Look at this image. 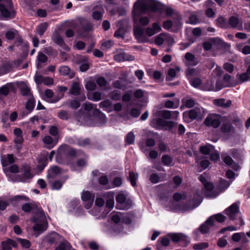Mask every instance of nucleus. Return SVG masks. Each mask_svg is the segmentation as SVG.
<instances>
[{
  "label": "nucleus",
  "instance_id": "1",
  "mask_svg": "<svg viewBox=\"0 0 250 250\" xmlns=\"http://www.w3.org/2000/svg\"><path fill=\"white\" fill-rule=\"evenodd\" d=\"M38 210L37 213L36 215H34L31 220L32 222L34 223V225L33 227V230L38 232L36 237L45 231L48 227L46 218L43 210L38 209Z\"/></svg>",
  "mask_w": 250,
  "mask_h": 250
},
{
  "label": "nucleus",
  "instance_id": "2",
  "mask_svg": "<svg viewBox=\"0 0 250 250\" xmlns=\"http://www.w3.org/2000/svg\"><path fill=\"white\" fill-rule=\"evenodd\" d=\"M134 7L142 12H145L147 10L157 11L161 8L159 3L152 0H138L135 3Z\"/></svg>",
  "mask_w": 250,
  "mask_h": 250
},
{
  "label": "nucleus",
  "instance_id": "3",
  "mask_svg": "<svg viewBox=\"0 0 250 250\" xmlns=\"http://www.w3.org/2000/svg\"><path fill=\"white\" fill-rule=\"evenodd\" d=\"M3 171L6 176L8 177L9 180L12 182H25V180L21 178V176L19 175H14L12 174L18 173L20 171L19 167L16 164H12L3 167Z\"/></svg>",
  "mask_w": 250,
  "mask_h": 250
},
{
  "label": "nucleus",
  "instance_id": "4",
  "mask_svg": "<svg viewBox=\"0 0 250 250\" xmlns=\"http://www.w3.org/2000/svg\"><path fill=\"white\" fill-rule=\"evenodd\" d=\"M16 11L14 10L11 1L8 0L6 4L0 3V19H13L15 17Z\"/></svg>",
  "mask_w": 250,
  "mask_h": 250
},
{
  "label": "nucleus",
  "instance_id": "5",
  "mask_svg": "<svg viewBox=\"0 0 250 250\" xmlns=\"http://www.w3.org/2000/svg\"><path fill=\"white\" fill-rule=\"evenodd\" d=\"M223 121V118L219 114H211L207 116L204 120V124L208 127L214 128L218 127Z\"/></svg>",
  "mask_w": 250,
  "mask_h": 250
},
{
  "label": "nucleus",
  "instance_id": "6",
  "mask_svg": "<svg viewBox=\"0 0 250 250\" xmlns=\"http://www.w3.org/2000/svg\"><path fill=\"white\" fill-rule=\"evenodd\" d=\"M240 202H236L232 204L225 210V213L230 220H235L239 212Z\"/></svg>",
  "mask_w": 250,
  "mask_h": 250
},
{
  "label": "nucleus",
  "instance_id": "7",
  "mask_svg": "<svg viewBox=\"0 0 250 250\" xmlns=\"http://www.w3.org/2000/svg\"><path fill=\"white\" fill-rule=\"evenodd\" d=\"M95 106L96 107V105H95ZM83 107L84 109L86 111H90L92 109L94 108L93 111V115L101 118L104 123L106 122V118L105 115L99 109L94 108L93 105L91 103L86 102L83 104Z\"/></svg>",
  "mask_w": 250,
  "mask_h": 250
},
{
  "label": "nucleus",
  "instance_id": "8",
  "mask_svg": "<svg viewBox=\"0 0 250 250\" xmlns=\"http://www.w3.org/2000/svg\"><path fill=\"white\" fill-rule=\"evenodd\" d=\"M228 28L236 29L238 30H243V21L235 16L230 17L228 21Z\"/></svg>",
  "mask_w": 250,
  "mask_h": 250
},
{
  "label": "nucleus",
  "instance_id": "9",
  "mask_svg": "<svg viewBox=\"0 0 250 250\" xmlns=\"http://www.w3.org/2000/svg\"><path fill=\"white\" fill-rule=\"evenodd\" d=\"M116 200L117 203L123 205L122 209L127 210L130 208L132 206V202L130 200H126V196L123 193L118 194Z\"/></svg>",
  "mask_w": 250,
  "mask_h": 250
},
{
  "label": "nucleus",
  "instance_id": "10",
  "mask_svg": "<svg viewBox=\"0 0 250 250\" xmlns=\"http://www.w3.org/2000/svg\"><path fill=\"white\" fill-rule=\"evenodd\" d=\"M134 35L139 42L143 43L148 42V39L144 34V29L139 26L134 27Z\"/></svg>",
  "mask_w": 250,
  "mask_h": 250
},
{
  "label": "nucleus",
  "instance_id": "11",
  "mask_svg": "<svg viewBox=\"0 0 250 250\" xmlns=\"http://www.w3.org/2000/svg\"><path fill=\"white\" fill-rule=\"evenodd\" d=\"M214 226V221L212 217H209L205 222L199 228L200 231L202 233H207L210 228Z\"/></svg>",
  "mask_w": 250,
  "mask_h": 250
},
{
  "label": "nucleus",
  "instance_id": "12",
  "mask_svg": "<svg viewBox=\"0 0 250 250\" xmlns=\"http://www.w3.org/2000/svg\"><path fill=\"white\" fill-rule=\"evenodd\" d=\"M21 209L25 212H29L32 210H33L34 215H36V213H37L38 209H42L41 208H39L37 204L33 202L24 204L21 206Z\"/></svg>",
  "mask_w": 250,
  "mask_h": 250
},
{
  "label": "nucleus",
  "instance_id": "13",
  "mask_svg": "<svg viewBox=\"0 0 250 250\" xmlns=\"http://www.w3.org/2000/svg\"><path fill=\"white\" fill-rule=\"evenodd\" d=\"M220 127V130L224 133H233L235 131V128L232 125L231 123L228 120L224 121Z\"/></svg>",
  "mask_w": 250,
  "mask_h": 250
},
{
  "label": "nucleus",
  "instance_id": "14",
  "mask_svg": "<svg viewBox=\"0 0 250 250\" xmlns=\"http://www.w3.org/2000/svg\"><path fill=\"white\" fill-rule=\"evenodd\" d=\"M81 85L77 81H73L69 89V93L70 95L78 96L81 92Z\"/></svg>",
  "mask_w": 250,
  "mask_h": 250
},
{
  "label": "nucleus",
  "instance_id": "15",
  "mask_svg": "<svg viewBox=\"0 0 250 250\" xmlns=\"http://www.w3.org/2000/svg\"><path fill=\"white\" fill-rule=\"evenodd\" d=\"M18 86L20 88L21 93L22 96H27L28 98L30 97V96H33L30 89L24 82H19Z\"/></svg>",
  "mask_w": 250,
  "mask_h": 250
},
{
  "label": "nucleus",
  "instance_id": "16",
  "mask_svg": "<svg viewBox=\"0 0 250 250\" xmlns=\"http://www.w3.org/2000/svg\"><path fill=\"white\" fill-rule=\"evenodd\" d=\"M204 186L207 189V191L205 192V195L206 197L214 198L219 194V192H216L215 191H212V189L213 188V185L212 183L208 182Z\"/></svg>",
  "mask_w": 250,
  "mask_h": 250
},
{
  "label": "nucleus",
  "instance_id": "17",
  "mask_svg": "<svg viewBox=\"0 0 250 250\" xmlns=\"http://www.w3.org/2000/svg\"><path fill=\"white\" fill-rule=\"evenodd\" d=\"M161 30L160 24L157 22L153 23L152 27H147L146 30V33L149 37H151Z\"/></svg>",
  "mask_w": 250,
  "mask_h": 250
},
{
  "label": "nucleus",
  "instance_id": "18",
  "mask_svg": "<svg viewBox=\"0 0 250 250\" xmlns=\"http://www.w3.org/2000/svg\"><path fill=\"white\" fill-rule=\"evenodd\" d=\"M17 245L16 242L10 238L1 243V248L4 250H12V247H16Z\"/></svg>",
  "mask_w": 250,
  "mask_h": 250
},
{
  "label": "nucleus",
  "instance_id": "19",
  "mask_svg": "<svg viewBox=\"0 0 250 250\" xmlns=\"http://www.w3.org/2000/svg\"><path fill=\"white\" fill-rule=\"evenodd\" d=\"M114 59L118 62L125 61H133L135 57L133 56L127 54L125 53H121L115 55L114 57Z\"/></svg>",
  "mask_w": 250,
  "mask_h": 250
},
{
  "label": "nucleus",
  "instance_id": "20",
  "mask_svg": "<svg viewBox=\"0 0 250 250\" xmlns=\"http://www.w3.org/2000/svg\"><path fill=\"white\" fill-rule=\"evenodd\" d=\"M114 195L113 192H108L103 195L104 197L109 198L106 202V207L110 209L113 208L114 206Z\"/></svg>",
  "mask_w": 250,
  "mask_h": 250
},
{
  "label": "nucleus",
  "instance_id": "21",
  "mask_svg": "<svg viewBox=\"0 0 250 250\" xmlns=\"http://www.w3.org/2000/svg\"><path fill=\"white\" fill-rule=\"evenodd\" d=\"M59 73L61 75L67 76L69 75V77L71 79L74 77L75 73L70 70L69 67L67 66H61L59 69Z\"/></svg>",
  "mask_w": 250,
  "mask_h": 250
},
{
  "label": "nucleus",
  "instance_id": "22",
  "mask_svg": "<svg viewBox=\"0 0 250 250\" xmlns=\"http://www.w3.org/2000/svg\"><path fill=\"white\" fill-rule=\"evenodd\" d=\"M156 124L159 126L167 127L168 129L172 128L174 125V123L172 121H167L162 118H158L156 121Z\"/></svg>",
  "mask_w": 250,
  "mask_h": 250
},
{
  "label": "nucleus",
  "instance_id": "23",
  "mask_svg": "<svg viewBox=\"0 0 250 250\" xmlns=\"http://www.w3.org/2000/svg\"><path fill=\"white\" fill-rule=\"evenodd\" d=\"M213 103L217 106L227 108L230 106L231 101L230 100L226 101L224 99H215Z\"/></svg>",
  "mask_w": 250,
  "mask_h": 250
},
{
  "label": "nucleus",
  "instance_id": "24",
  "mask_svg": "<svg viewBox=\"0 0 250 250\" xmlns=\"http://www.w3.org/2000/svg\"><path fill=\"white\" fill-rule=\"evenodd\" d=\"M13 66L12 62H6L0 67L1 75L11 71L13 69Z\"/></svg>",
  "mask_w": 250,
  "mask_h": 250
},
{
  "label": "nucleus",
  "instance_id": "25",
  "mask_svg": "<svg viewBox=\"0 0 250 250\" xmlns=\"http://www.w3.org/2000/svg\"><path fill=\"white\" fill-rule=\"evenodd\" d=\"M14 162L15 159L13 155L11 154H7V158H2L1 159V164L3 167L14 164Z\"/></svg>",
  "mask_w": 250,
  "mask_h": 250
},
{
  "label": "nucleus",
  "instance_id": "26",
  "mask_svg": "<svg viewBox=\"0 0 250 250\" xmlns=\"http://www.w3.org/2000/svg\"><path fill=\"white\" fill-rule=\"evenodd\" d=\"M160 115L165 119H170L173 115H174L175 117H177L179 115V112L175 111L171 112L169 110H162L159 111Z\"/></svg>",
  "mask_w": 250,
  "mask_h": 250
},
{
  "label": "nucleus",
  "instance_id": "27",
  "mask_svg": "<svg viewBox=\"0 0 250 250\" xmlns=\"http://www.w3.org/2000/svg\"><path fill=\"white\" fill-rule=\"evenodd\" d=\"M104 12V11L103 8L97 7L94 9L92 13V18L95 20H101Z\"/></svg>",
  "mask_w": 250,
  "mask_h": 250
},
{
  "label": "nucleus",
  "instance_id": "28",
  "mask_svg": "<svg viewBox=\"0 0 250 250\" xmlns=\"http://www.w3.org/2000/svg\"><path fill=\"white\" fill-rule=\"evenodd\" d=\"M231 182L228 181L225 179H221L217 187V189L219 192L224 191L230 185Z\"/></svg>",
  "mask_w": 250,
  "mask_h": 250
},
{
  "label": "nucleus",
  "instance_id": "29",
  "mask_svg": "<svg viewBox=\"0 0 250 250\" xmlns=\"http://www.w3.org/2000/svg\"><path fill=\"white\" fill-rule=\"evenodd\" d=\"M200 151L205 155H210L214 150V147L209 144L201 146L200 147Z\"/></svg>",
  "mask_w": 250,
  "mask_h": 250
},
{
  "label": "nucleus",
  "instance_id": "30",
  "mask_svg": "<svg viewBox=\"0 0 250 250\" xmlns=\"http://www.w3.org/2000/svg\"><path fill=\"white\" fill-rule=\"evenodd\" d=\"M201 115V109L196 107L191 109L188 112V116L190 119L194 120Z\"/></svg>",
  "mask_w": 250,
  "mask_h": 250
},
{
  "label": "nucleus",
  "instance_id": "31",
  "mask_svg": "<svg viewBox=\"0 0 250 250\" xmlns=\"http://www.w3.org/2000/svg\"><path fill=\"white\" fill-rule=\"evenodd\" d=\"M181 69L180 67L179 66L176 67V69L174 68H170L168 70L167 72V75L166 77V81H171L174 78L176 77V71L179 72L180 71Z\"/></svg>",
  "mask_w": 250,
  "mask_h": 250
},
{
  "label": "nucleus",
  "instance_id": "32",
  "mask_svg": "<svg viewBox=\"0 0 250 250\" xmlns=\"http://www.w3.org/2000/svg\"><path fill=\"white\" fill-rule=\"evenodd\" d=\"M194 199L190 201V203L192 204V206L190 208H187L186 209H193L199 205L202 201V199L198 193H196L194 196Z\"/></svg>",
  "mask_w": 250,
  "mask_h": 250
},
{
  "label": "nucleus",
  "instance_id": "33",
  "mask_svg": "<svg viewBox=\"0 0 250 250\" xmlns=\"http://www.w3.org/2000/svg\"><path fill=\"white\" fill-rule=\"evenodd\" d=\"M42 142L47 146L46 147L49 149L52 148L56 145V144L54 143L53 138L48 135L43 137Z\"/></svg>",
  "mask_w": 250,
  "mask_h": 250
},
{
  "label": "nucleus",
  "instance_id": "34",
  "mask_svg": "<svg viewBox=\"0 0 250 250\" xmlns=\"http://www.w3.org/2000/svg\"><path fill=\"white\" fill-rule=\"evenodd\" d=\"M35 105V100L33 96H30L28 98V100L26 104V109L29 111V112H31Z\"/></svg>",
  "mask_w": 250,
  "mask_h": 250
},
{
  "label": "nucleus",
  "instance_id": "35",
  "mask_svg": "<svg viewBox=\"0 0 250 250\" xmlns=\"http://www.w3.org/2000/svg\"><path fill=\"white\" fill-rule=\"evenodd\" d=\"M47 59L48 58L46 55L42 52H39L37 57V68H41L42 67L41 63L45 62L47 61Z\"/></svg>",
  "mask_w": 250,
  "mask_h": 250
},
{
  "label": "nucleus",
  "instance_id": "36",
  "mask_svg": "<svg viewBox=\"0 0 250 250\" xmlns=\"http://www.w3.org/2000/svg\"><path fill=\"white\" fill-rule=\"evenodd\" d=\"M13 88H14L13 84L12 83H8L0 88V94L6 96L9 93V89Z\"/></svg>",
  "mask_w": 250,
  "mask_h": 250
},
{
  "label": "nucleus",
  "instance_id": "37",
  "mask_svg": "<svg viewBox=\"0 0 250 250\" xmlns=\"http://www.w3.org/2000/svg\"><path fill=\"white\" fill-rule=\"evenodd\" d=\"M200 71L195 68H188L186 70V75L188 80L191 79L193 76L197 75Z\"/></svg>",
  "mask_w": 250,
  "mask_h": 250
},
{
  "label": "nucleus",
  "instance_id": "38",
  "mask_svg": "<svg viewBox=\"0 0 250 250\" xmlns=\"http://www.w3.org/2000/svg\"><path fill=\"white\" fill-rule=\"evenodd\" d=\"M48 27V24L46 22L41 23L36 28V32L40 36L43 35Z\"/></svg>",
  "mask_w": 250,
  "mask_h": 250
},
{
  "label": "nucleus",
  "instance_id": "39",
  "mask_svg": "<svg viewBox=\"0 0 250 250\" xmlns=\"http://www.w3.org/2000/svg\"><path fill=\"white\" fill-rule=\"evenodd\" d=\"M221 158L223 161L228 166H231L233 164L234 161L231 157L227 153H222Z\"/></svg>",
  "mask_w": 250,
  "mask_h": 250
},
{
  "label": "nucleus",
  "instance_id": "40",
  "mask_svg": "<svg viewBox=\"0 0 250 250\" xmlns=\"http://www.w3.org/2000/svg\"><path fill=\"white\" fill-rule=\"evenodd\" d=\"M18 35V31L15 29L8 30L5 34V38L8 40H13Z\"/></svg>",
  "mask_w": 250,
  "mask_h": 250
},
{
  "label": "nucleus",
  "instance_id": "41",
  "mask_svg": "<svg viewBox=\"0 0 250 250\" xmlns=\"http://www.w3.org/2000/svg\"><path fill=\"white\" fill-rule=\"evenodd\" d=\"M191 85L195 88H198L202 83V80L199 77H193L188 80Z\"/></svg>",
  "mask_w": 250,
  "mask_h": 250
},
{
  "label": "nucleus",
  "instance_id": "42",
  "mask_svg": "<svg viewBox=\"0 0 250 250\" xmlns=\"http://www.w3.org/2000/svg\"><path fill=\"white\" fill-rule=\"evenodd\" d=\"M185 58L190 62L191 65H196L198 64V62L195 61V56L192 54L188 52L185 54Z\"/></svg>",
  "mask_w": 250,
  "mask_h": 250
},
{
  "label": "nucleus",
  "instance_id": "43",
  "mask_svg": "<svg viewBox=\"0 0 250 250\" xmlns=\"http://www.w3.org/2000/svg\"><path fill=\"white\" fill-rule=\"evenodd\" d=\"M22 168L24 171L23 177L21 176V178L24 180L25 182L27 179H31L32 177V175L30 172V169L28 166H24Z\"/></svg>",
  "mask_w": 250,
  "mask_h": 250
},
{
  "label": "nucleus",
  "instance_id": "44",
  "mask_svg": "<svg viewBox=\"0 0 250 250\" xmlns=\"http://www.w3.org/2000/svg\"><path fill=\"white\" fill-rule=\"evenodd\" d=\"M81 24L83 29L85 32H88L93 30V25L89 21L83 20Z\"/></svg>",
  "mask_w": 250,
  "mask_h": 250
},
{
  "label": "nucleus",
  "instance_id": "45",
  "mask_svg": "<svg viewBox=\"0 0 250 250\" xmlns=\"http://www.w3.org/2000/svg\"><path fill=\"white\" fill-rule=\"evenodd\" d=\"M209 244L207 242H202L195 244L192 248L194 250H203L208 247Z\"/></svg>",
  "mask_w": 250,
  "mask_h": 250
},
{
  "label": "nucleus",
  "instance_id": "46",
  "mask_svg": "<svg viewBox=\"0 0 250 250\" xmlns=\"http://www.w3.org/2000/svg\"><path fill=\"white\" fill-rule=\"evenodd\" d=\"M123 217V213L121 212L112 213L111 219L115 223L118 224L122 220Z\"/></svg>",
  "mask_w": 250,
  "mask_h": 250
},
{
  "label": "nucleus",
  "instance_id": "47",
  "mask_svg": "<svg viewBox=\"0 0 250 250\" xmlns=\"http://www.w3.org/2000/svg\"><path fill=\"white\" fill-rule=\"evenodd\" d=\"M52 39L54 42L59 46L64 42L63 38L57 32H55L53 34Z\"/></svg>",
  "mask_w": 250,
  "mask_h": 250
},
{
  "label": "nucleus",
  "instance_id": "48",
  "mask_svg": "<svg viewBox=\"0 0 250 250\" xmlns=\"http://www.w3.org/2000/svg\"><path fill=\"white\" fill-rule=\"evenodd\" d=\"M94 198V195H92L90 192L88 191L83 192L82 196L83 201L84 202L87 201H93Z\"/></svg>",
  "mask_w": 250,
  "mask_h": 250
},
{
  "label": "nucleus",
  "instance_id": "49",
  "mask_svg": "<svg viewBox=\"0 0 250 250\" xmlns=\"http://www.w3.org/2000/svg\"><path fill=\"white\" fill-rule=\"evenodd\" d=\"M238 50L241 51L242 53L245 55L250 54V46L249 45H245L243 46L242 44H237L236 46Z\"/></svg>",
  "mask_w": 250,
  "mask_h": 250
},
{
  "label": "nucleus",
  "instance_id": "50",
  "mask_svg": "<svg viewBox=\"0 0 250 250\" xmlns=\"http://www.w3.org/2000/svg\"><path fill=\"white\" fill-rule=\"evenodd\" d=\"M126 30L124 27H120L114 33V36L117 38L124 39L125 34Z\"/></svg>",
  "mask_w": 250,
  "mask_h": 250
},
{
  "label": "nucleus",
  "instance_id": "51",
  "mask_svg": "<svg viewBox=\"0 0 250 250\" xmlns=\"http://www.w3.org/2000/svg\"><path fill=\"white\" fill-rule=\"evenodd\" d=\"M217 24L221 28H228V22H227L225 19L222 17H219L217 20Z\"/></svg>",
  "mask_w": 250,
  "mask_h": 250
},
{
  "label": "nucleus",
  "instance_id": "52",
  "mask_svg": "<svg viewBox=\"0 0 250 250\" xmlns=\"http://www.w3.org/2000/svg\"><path fill=\"white\" fill-rule=\"evenodd\" d=\"M135 141V135L132 132H129L126 136L125 142L128 145L133 144Z\"/></svg>",
  "mask_w": 250,
  "mask_h": 250
},
{
  "label": "nucleus",
  "instance_id": "53",
  "mask_svg": "<svg viewBox=\"0 0 250 250\" xmlns=\"http://www.w3.org/2000/svg\"><path fill=\"white\" fill-rule=\"evenodd\" d=\"M168 236L171 238L173 242L177 243L181 240L182 237V233H171L168 234Z\"/></svg>",
  "mask_w": 250,
  "mask_h": 250
},
{
  "label": "nucleus",
  "instance_id": "54",
  "mask_svg": "<svg viewBox=\"0 0 250 250\" xmlns=\"http://www.w3.org/2000/svg\"><path fill=\"white\" fill-rule=\"evenodd\" d=\"M210 217H212L213 221L216 220L219 223L224 222L226 218V216L221 213H218Z\"/></svg>",
  "mask_w": 250,
  "mask_h": 250
},
{
  "label": "nucleus",
  "instance_id": "55",
  "mask_svg": "<svg viewBox=\"0 0 250 250\" xmlns=\"http://www.w3.org/2000/svg\"><path fill=\"white\" fill-rule=\"evenodd\" d=\"M165 41V34H160L155 37V43L158 46L161 45Z\"/></svg>",
  "mask_w": 250,
  "mask_h": 250
},
{
  "label": "nucleus",
  "instance_id": "56",
  "mask_svg": "<svg viewBox=\"0 0 250 250\" xmlns=\"http://www.w3.org/2000/svg\"><path fill=\"white\" fill-rule=\"evenodd\" d=\"M89 68V63L86 59H84L83 62H82L80 64V70L82 72H85L87 71Z\"/></svg>",
  "mask_w": 250,
  "mask_h": 250
},
{
  "label": "nucleus",
  "instance_id": "57",
  "mask_svg": "<svg viewBox=\"0 0 250 250\" xmlns=\"http://www.w3.org/2000/svg\"><path fill=\"white\" fill-rule=\"evenodd\" d=\"M198 20L197 12L191 13L189 17V23L192 24H195L197 23Z\"/></svg>",
  "mask_w": 250,
  "mask_h": 250
},
{
  "label": "nucleus",
  "instance_id": "58",
  "mask_svg": "<svg viewBox=\"0 0 250 250\" xmlns=\"http://www.w3.org/2000/svg\"><path fill=\"white\" fill-rule=\"evenodd\" d=\"M85 86L87 90L92 91L96 89V84L94 81H89L86 83Z\"/></svg>",
  "mask_w": 250,
  "mask_h": 250
},
{
  "label": "nucleus",
  "instance_id": "59",
  "mask_svg": "<svg viewBox=\"0 0 250 250\" xmlns=\"http://www.w3.org/2000/svg\"><path fill=\"white\" fill-rule=\"evenodd\" d=\"M70 245L68 242L61 243L55 250H70Z\"/></svg>",
  "mask_w": 250,
  "mask_h": 250
},
{
  "label": "nucleus",
  "instance_id": "60",
  "mask_svg": "<svg viewBox=\"0 0 250 250\" xmlns=\"http://www.w3.org/2000/svg\"><path fill=\"white\" fill-rule=\"evenodd\" d=\"M137 178V175H136L134 172L132 171L129 172V178L132 186L134 187L136 186Z\"/></svg>",
  "mask_w": 250,
  "mask_h": 250
},
{
  "label": "nucleus",
  "instance_id": "61",
  "mask_svg": "<svg viewBox=\"0 0 250 250\" xmlns=\"http://www.w3.org/2000/svg\"><path fill=\"white\" fill-rule=\"evenodd\" d=\"M96 82L97 84L100 87L104 86L107 83V81L103 77L98 78L96 79Z\"/></svg>",
  "mask_w": 250,
  "mask_h": 250
},
{
  "label": "nucleus",
  "instance_id": "62",
  "mask_svg": "<svg viewBox=\"0 0 250 250\" xmlns=\"http://www.w3.org/2000/svg\"><path fill=\"white\" fill-rule=\"evenodd\" d=\"M223 68L228 72L231 73L234 70V66L229 62H226L223 65Z\"/></svg>",
  "mask_w": 250,
  "mask_h": 250
},
{
  "label": "nucleus",
  "instance_id": "63",
  "mask_svg": "<svg viewBox=\"0 0 250 250\" xmlns=\"http://www.w3.org/2000/svg\"><path fill=\"white\" fill-rule=\"evenodd\" d=\"M219 153L215 150H214L210 154V159L212 161H217L219 159Z\"/></svg>",
  "mask_w": 250,
  "mask_h": 250
},
{
  "label": "nucleus",
  "instance_id": "64",
  "mask_svg": "<svg viewBox=\"0 0 250 250\" xmlns=\"http://www.w3.org/2000/svg\"><path fill=\"white\" fill-rule=\"evenodd\" d=\"M241 82L243 83L248 80H250V76H249L246 72L242 73L240 75H237Z\"/></svg>",
  "mask_w": 250,
  "mask_h": 250
}]
</instances>
